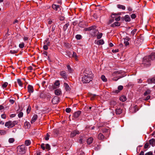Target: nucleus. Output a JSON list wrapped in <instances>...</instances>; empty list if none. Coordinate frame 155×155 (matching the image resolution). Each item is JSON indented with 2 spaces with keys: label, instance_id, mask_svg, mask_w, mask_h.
Listing matches in <instances>:
<instances>
[{
  "label": "nucleus",
  "instance_id": "obj_46",
  "mask_svg": "<svg viewBox=\"0 0 155 155\" xmlns=\"http://www.w3.org/2000/svg\"><path fill=\"white\" fill-rule=\"evenodd\" d=\"M54 84L55 85L57 86H58L60 85V83L58 81H56L54 83Z\"/></svg>",
  "mask_w": 155,
  "mask_h": 155
},
{
  "label": "nucleus",
  "instance_id": "obj_58",
  "mask_svg": "<svg viewBox=\"0 0 155 155\" xmlns=\"http://www.w3.org/2000/svg\"><path fill=\"white\" fill-rule=\"evenodd\" d=\"M153 152L151 151L145 154V155H152Z\"/></svg>",
  "mask_w": 155,
  "mask_h": 155
},
{
  "label": "nucleus",
  "instance_id": "obj_35",
  "mask_svg": "<svg viewBox=\"0 0 155 155\" xmlns=\"http://www.w3.org/2000/svg\"><path fill=\"white\" fill-rule=\"evenodd\" d=\"M69 25L67 23V24H65L63 28V29L64 31H65L67 30Z\"/></svg>",
  "mask_w": 155,
  "mask_h": 155
},
{
  "label": "nucleus",
  "instance_id": "obj_24",
  "mask_svg": "<svg viewBox=\"0 0 155 155\" xmlns=\"http://www.w3.org/2000/svg\"><path fill=\"white\" fill-rule=\"evenodd\" d=\"M117 7L119 9H121L124 10L125 9V7L124 6L118 4L117 5Z\"/></svg>",
  "mask_w": 155,
  "mask_h": 155
},
{
  "label": "nucleus",
  "instance_id": "obj_9",
  "mask_svg": "<svg viewBox=\"0 0 155 155\" xmlns=\"http://www.w3.org/2000/svg\"><path fill=\"white\" fill-rule=\"evenodd\" d=\"M81 114V111L80 110L78 111L75 112L73 114V117L74 118H78Z\"/></svg>",
  "mask_w": 155,
  "mask_h": 155
},
{
  "label": "nucleus",
  "instance_id": "obj_55",
  "mask_svg": "<svg viewBox=\"0 0 155 155\" xmlns=\"http://www.w3.org/2000/svg\"><path fill=\"white\" fill-rule=\"evenodd\" d=\"M130 16L132 18L134 19L136 18V16L135 14H133L131 15Z\"/></svg>",
  "mask_w": 155,
  "mask_h": 155
},
{
  "label": "nucleus",
  "instance_id": "obj_63",
  "mask_svg": "<svg viewBox=\"0 0 155 155\" xmlns=\"http://www.w3.org/2000/svg\"><path fill=\"white\" fill-rule=\"evenodd\" d=\"M120 20V16H118L116 18H115V20L117 21H118Z\"/></svg>",
  "mask_w": 155,
  "mask_h": 155
},
{
  "label": "nucleus",
  "instance_id": "obj_14",
  "mask_svg": "<svg viewBox=\"0 0 155 155\" xmlns=\"http://www.w3.org/2000/svg\"><path fill=\"white\" fill-rule=\"evenodd\" d=\"M98 138L100 140H103L105 138L104 136L101 133H100L98 135Z\"/></svg>",
  "mask_w": 155,
  "mask_h": 155
},
{
  "label": "nucleus",
  "instance_id": "obj_26",
  "mask_svg": "<svg viewBox=\"0 0 155 155\" xmlns=\"http://www.w3.org/2000/svg\"><path fill=\"white\" fill-rule=\"evenodd\" d=\"M104 41L102 39H101L97 41V44L98 45H103L104 44Z\"/></svg>",
  "mask_w": 155,
  "mask_h": 155
},
{
  "label": "nucleus",
  "instance_id": "obj_13",
  "mask_svg": "<svg viewBox=\"0 0 155 155\" xmlns=\"http://www.w3.org/2000/svg\"><path fill=\"white\" fill-rule=\"evenodd\" d=\"M147 82L149 83H155V78H153L151 79H148L147 80Z\"/></svg>",
  "mask_w": 155,
  "mask_h": 155
},
{
  "label": "nucleus",
  "instance_id": "obj_20",
  "mask_svg": "<svg viewBox=\"0 0 155 155\" xmlns=\"http://www.w3.org/2000/svg\"><path fill=\"white\" fill-rule=\"evenodd\" d=\"M93 140V138L92 137H90L87 140V142L88 144H90Z\"/></svg>",
  "mask_w": 155,
  "mask_h": 155
},
{
  "label": "nucleus",
  "instance_id": "obj_57",
  "mask_svg": "<svg viewBox=\"0 0 155 155\" xmlns=\"http://www.w3.org/2000/svg\"><path fill=\"white\" fill-rule=\"evenodd\" d=\"M67 54L68 56L69 57H72V54L71 52H70V51H68L67 52Z\"/></svg>",
  "mask_w": 155,
  "mask_h": 155
},
{
  "label": "nucleus",
  "instance_id": "obj_1",
  "mask_svg": "<svg viewBox=\"0 0 155 155\" xmlns=\"http://www.w3.org/2000/svg\"><path fill=\"white\" fill-rule=\"evenodd\" d=\"M91 71L89 70H86L84 72V75L82 78L81 81L83 83H87L92 80Z\"/></svg>",
  "mask_w": 155,
  "mask_h": 155
},
{
  "label": "nucleus",
  "instance_id": "obj_32",
  "mask_svg": "<svg viewBox=\"0 0 155 155\" xmlns=\"http://www.w3.org/2000/svg\"><path fill=\"white\" fill-rule=\"evenodd\" d=\"M151 92V91L150 90L148 89L145 91L144 94V96H146L147 95L150 94Z\"/></svg>",
  "mask_w": 155,
  "mask_h": 155
},
{
  "label": "nucleus",
  "instance_id": "obj_47",
  "mask_svg": "<svg viewBox=\"0 0 155 155\" xmlns=\"http://www.w3.org/2000/svg\"><path fill=\"white\" fill-rule=\"evenodd\" d=\"M149 145L148 143H146L144 145V148L145 149H147Z\"/></svg>",
  "mask_w": 155,
  "mask_h": 155
},
{
  "label": "nucleus",
  "instance_id": "obj_36",
  "mask_svg": "<svg viewBox=\"0 0 155 155\" xmlns=\"http://www.w3.org/2000/svg\"><path fill=\"white\" fill-rule=\"evenodd\" d=\"M17 82H18V84L20 86L22 87V83L20 79H17Z\"/></svg>",
  "mask_w": 155,
  "mask_h": 155
},
{
  "label": "nucleus",
  "instance_id": "obj_15",
  "mask_svg": "<svg viewBox=\"0 0 155 155\" xmlns=\"http://www.w3.org/2000/svg\"><path fill=\"white\" fill-rule=\"evenodd\" d=\"M125 21L126 22H129L130 21V18L129 16L128 15H126L124 17Z\"/></svg>",
  "mask_w": 155,
  "mask_h": 155
},
{
  "label": "nucleus",
  "instance_id": "obj_28",
  "mask_svg": "<svg viewBox=\"0 0 155 155\" xmlns=\"http://www.w3.org/2000/svg\"><path fill=\"white\" fill-rule=\"evenodd\" d=\"M64 85L66 91H69L70 90V88L67 83H64Z\"/></svg>",
  "mask_w": 155,
  "mask_h": 155
},
{
  "label": "nucleus",
  "instance_id": "obj_18",
  "mask_svg": "<svg viewBox=\"0 0 155 155\" xmlns=\"http://www.w3.org/2000/svg\"><path fill=\"white\" fill-rule=\"evenodd\" d=\"M55 94L57 95H60L61 94V91L59 89H57L54 91Z\"/></svg>",
  "mask_w": 155,
  "mask_h": 155
},
{
  "label": "nucleus",
  "instance_id": "obj_59",
  "mask_svg": "<svg viewBox=\"0 0 155 155\" xmlns=\"http://www.w3.org/2000/svg\"><path fill=\"white\" fill-rule=\"evenodd\" d=\"M45 144L44 143H42L41 146V147L42 149L43 150H45V147H44Z\"/></svg>",
  "mask_w": 155,
  "mask_h": 155
},
{
  "label": "nucleus",
  "instance_id": "obj_23",
  "mask_svg": "<svg viewBox=\"0 0 155 155\" xmlns=\"http://www.w3.org/2000/svg\"><path fill=\"white\" fill-rule=\"evenodd\" d=\"M96 28V26H92L88 28H85L84 30L85 31H90L92 30V29H94Z\"/></svg>",
  "mask_w": 155,
  "mask_h": 155
},
{
  "label": "nucleus",
  "instance_id": "obj_49",
  "mask_svg": "<svg viewBox=\"0 0 155 155\" xmlns=\"http://www.w3.org/2000/svg\"><path fill=\"white\" fill-rule=\"evenodd\" d=\"M120 14H119V13H118V14H112L111 15V17L112 18H114L116 16H115L116 15H120Z\"/></svg>",
  "mask_w": 155,
  "mask_h": 155
},
{
  "label": "nucleus",
  "instance_id": "obj_39",
  "mask_svg": "<svg viewBox=\"0 0 155 155\" xmlns=\"http://www.w3.org/2000/svg\"><path fill=\"white\" fill-rule=\"evenodd\" d=\"M15 140L13 138H10L8 140L9 142L10 143H13L14 141Z\"/></svg>",
  "mask_w": 155,
  "mask_h": 155
},
{
  "label": "nucleus",
  "instance_id": "obj_43",
  "mask_svg": "<svg viewBox=\"0 0 155 155\" xmlns=\"http://www.w3.org/2000/svg\"><path fill=\"white\" fill-rule=\"evenodd\" d=\"M102 35V34L100 33L97 36V38L98 39H99L101 38Z\"/></svg>",
  "mask_w": 155,
  "mask_h": 155
},
{
  "label": "nucleus",
  "instance_id": "obj_53",
  "mask_svg": "<svg viewBox=\"0 0 155 155\" xmlns=\"http://www.w3.org/2000/svg\"><path fill=\"white\" fill-rule=\"evenodd\" d=\"M71 110L70 108H67L66 109L65 111L67 113H69L70 112Z\"/></svg>",
  "mask_w": 155,
  "mask_h": 155
},
{
  "label": "nucleus",
  "instance_id": "obj_40",
  "mask_svg": "<svg viewBox=\"0 0 155 155\" xmlns=\"http://www.w3.org/2000/svg\"><path fill=\"white\" fill-rule=\"evenodd\" d=\"M23 113L22 112H20L18 114V117L19 118H21V117H22V116H23Z\"/></svg>",
  "mask_w": 155,
  "mask_h": 155
},
{
  "label": "nucleus",
  "instance_id": "obj_2",
  "mask_svg": "<svg viewBox=\"0 0 155 155\" xmlns=\"http://www.w3.org/2000/svg\"><path fill=\"white\" fill-rule=\"evenodd\" d=\"M151 61L149 56H145L143 58L142 64L146 67H148L150 65Z\"/></svg>",
  "mask_w": 155,
  "mask_h": 155
},
{
  "label": "nucleus",
  "instance_id": "obj_17",
  "mask_svg": "<svg viewBox=\"0 0 155 155\" xmlns=\"http://www.w3.org/2000/svg\"><path fill=\"white\" fill-rule=\"evenodd\" d=\"M149 56L150 57V60L155 59V53H152L149 56Z\"/></svg>",
  "mask_w": 155,
  "mask_h": 155
},
{
  "label": "nucleus",
  "instance_id": "obj_27",
  "mask_svg": "<svg viewBox=\"0 0 155 155\" xmlns=\"http://www.w3.org/2000/svg\"><path fill=\"white\" fill-rule=\"evenodd\" d=\"M120 101L124 102L127 100L126 97L124 96H122L120 98Z\"/></svg>",
  "mask_w": 155,
  "mask_h": 155
},
{
  "label": "nucleus",
  "instance_id": "obj_42",
  "mask_svg": "<svg viewBox=\"0 0 155 155\" xmlns=\"http://www.w3.org/2000/svg\"><path fill=\"white\" fill-rule=\"evenodd\" d=\"M46 148L48 150H49L50 149V146L48 144H47L46 145Z\"/></svg>",
  "mask_w": 155,
  "mask_h": 155
},
{
  "label": "nucleus",
  "instance_id": "obj_54",
  "mask_svg": "<svg viewBox=\"0 0 155 155\" xmlns=\"http://www.w3.org/2000/svg\"><path fill=\"white\" fill-rule=\"evenodd\" d=\"M49 137H50L49 134L48 133H47V134L46 137H45V140H49Z\"/></svg>",
  "mask_w": 155,
  "mask_h": 155
},
{
  "label": "nucleus",
  "instance_id": "obj_25",
  "mask_svg": "<svg viewBox=\"0 0 155 155\" xmlns=\"http://www.w3.org/2000/svg\"><path fill=\"white\" fill-rule=\"evenodd\" d=\"M44 43L45 45H46L47 46H49L50 45V42L49 41V39L48 38L46 39L44 42Z\"/></svg>",
  "mask_w": 155,
  "mask_h": 155
},
{
  "label": "nucleus",
  "instance_id": "obj_48",
  "mask_svg": "<svg viewBox=\"0 0 155 155\" xmlns=\"http://www.w3.org/2000/svg\"><path fill=\"white\" fill-rule=\"evenodd\" d=\"M24 46V44L23 43H22L19 45V47L21 48H23Z\"/></svg>",
  "mask_w": 155,
  "mask_h": 155
},
{
  "label": "nucleus",
  "instance_id": "obj_37",
  "mask_svg": "<svg viewBox=\"0 0 155 155\" xmlns=\"http://www.w3.org/2000/svg\"><path fill=\"white\" fill-rule=\"evenodd\" d=\"M8 85V83L7 82L4 83L2 85V87L3 88H5L7 87Z\"/></svg>",
  "mask_w": 155,
  "mask_h": 155
},
{
  "label": "nucleus",
  "instance_id": "obj_29",
  "mask_svg": "<svg viewBox=\"0 0 155 155\" xmlns=\"http://www.w3.org/2000/svg\"><path fill=\"white\" fill-rule=\"evenodd\" d=\"M72 57L74 58L76 60H77L78 56L75 52L74 51L73 52V54L72 55Z\"/></svg>",
  "mask_w": 155,
  "mask_h": 155
},
{
  "label": "nucleus",
  "instance_id": "obj_51",
  "mask_svg": "<svg viewBox=\"0 0 155 155\" xmlns=\"http://www.w3.org/2000/svg\"><path fill=\"white\" fill-rule=\"evenodd\" d=\"M123 87L122 85H120L118 87V89L119 91H121V90H122L123 89Z\"/></svg>",
  "mask_w": 155,
  "mask_h": 155
},
{
  "label": "nucleus",
  "instance_id": "obj_38",
  "mask_svg": "<svg viewBox=\"0 0 155 155\" xmlns=\"http://www.w3.org/2000/svg\"><path fill=\"white\" fill-rule=\"evenodd\" d=\"M133 109L134 110V113L136 112L137 111H138L139 110V109L137 106H135L134 108Z\"/></svg>",
  "mask_w": 155,
  "mask_h": 155
},
{
  "label": "nucleus",
  "instance_id": "obj_30",
  "mask_svg": "<svg viewBox=\"0 0 155 155\" xmlns=\"http://www.w3.org/2000/svg\"><path fill=\"white\" fill-rule=\"evenodd\" d=\"M67 69L68 70V71L70 73H71L72 72L73 70L71 68L70 66L69 65H67Z\"/></svg>",
  "mask_w": 155,
  "mask_h": 155
},
{
  "label": "nucleus",
  "instance_id": "obj_56",
  "mask_svg": "<svg viewBox=\"0 0 155 155\" xmlns=\"http://www.w3.org/2000/svg\"><path fill=\"white\" fill-rule=\"evenodd\" d=\"M17 52V51L11 50L10 51V53L12 54H15Z\"/></svg>",
  "mask_w": 155,
  "mask_h": 155
},
{
  "label": "nucleus",
  "instance_id": "obj_19",
  "mask_svg": "<svg viewBox=\"0 0 155 155\" xmlns=\"http://www.w3.org/2000/svg\"><path fill=\"white\" fill-rule=\"evenodd\" d=\"M52 8L55 11H57L59 8V5L53 4L52 5Z\"/></svg>",
  "mask_w": 155,
  "mask_h": 155
},
{
  "label": "nucleus",
  "instance_id": "obj_10",
  "mask_svg": "<svg viewBox=\"0 0 155 155\" xmlns=\"http://www.w3.org/2000/svg\"><path fill=\"white\" fill-rule=\"evenodd\" d=\"M79 132L78 130H74L72 131L71 134L70 136L71 137H74L77 134H79Z\"/></svg>",
  "mask_w": 155,
  "mask_h": 155
},
{
  "label": "nucleus",
  "instance_id": "obj_12",
  "mask_svg": "<svg viewBox=\"0 0 155 155\" xmlns=\"http://www.w3.org/2000/svg\"><path fill=\"white\" fill-rule=\"evenodd\" d=\"M120 25V23L118 22H115L114 23L111 24L110 25L111 27H115L116 26H119Z\"/></svg>",
  "mask_w": 155,
  "mask_h": 155
},
{
  "label": "nucleus",
  "instance_id": "obj_11",
  "mask_svg": "<svg viewBox=\"0 0 155 155\" xmlns=\"http://www.w3.org/2000/svg\"><path fill=\"white\" fill-rule=\"evenodd\" d=\"M38 118V116L36 114H35L33 116L32 119L31 120V124L33 123Z\"/></svg>",
  "mask_w": 155,
  "mask_h": 155
},
{
  "label": "nucleus",
  "instance_id": "obj_21",
  "mask_svg": "<svg viewBox=\"0 0 155 155\" xmlns=\"http://www.w3.org/2000/svg\"><path fill=\"white\" fill-rule=\"evenodd\" d=\"M24 125L26 128L28 129L29 128L30 126L29 123L27 121L25 122L24 123Z\"/></svg>",
  "mask_w": 155,
  "mask_h": 155
},
{
  "label": "nucleus",
  "instance_id": "obj_33",
  "mask_svg": "<svg viewBox=\"0 0 155 155\" xmlns=\"http://www.w3.org/2000/svg\"><path fill=\"white\" fill-rule=\"evenodd\" d=\"M6 131L4 130H0V135H4L6 134Z\"/></svg>",
  "mask_w": 155,
  "mask_h": 155
},
{
  "label": "nucleus",
  "instance_id": "obj_3",
  "mask_svg": "<svg viewBox=\"0 0 155 155\" xmlns=\"http://www.w3.org/2000/svg\"><path fill=\"white\" fill-rule=\"evenodd\" d=\"M17 122L16 121H9L6 122L5 124V126L7 127L8 128H12L14 127L15 124H17Z\"/></svg>",
  "mask_w": 155,
  "mask_h": 155
},
{
  "label": "nucleus",
  "instance_id": "obj_8",
  "mask_svg": "<svg viewBox=\"0 0 155 155\" xmlns=\"http://www.w3.org/2000/svg\"><path fill=\"white\" fill-rule=\"evenodd\" d=\"M28 91L30 93V94L28 95V97H30L31 95V93L33 92L34 90L33 87L30 85H29L28 87Z\"/></svg>",
  "mask_w": 155,
  "mask_h": 155
},
{
  "label": "nucleus",
  "instance_id": "obj_64",
  "mask_svg": "<svg viewBox=\"0 0 155 155\" xmlns=\"http://www.w3.org/2000/svg\"><path fill=\"white\" fill-rule=\"evenodd\" d=\"M1 117L3 119H5L6 118V116L5 114H2L1 115Z\"/></svg>",
  "mask_w": 155,
  "mask_h": 155
},
{
  "label": "nucleus",
  "instance_id": "obj_50",
  "mask_svg": "<svg viewBox=\"0 0 155 155\" xmlns=\"http://www.w3.org/2000/svg\"><path fill=\"white\" fill-rule=\"evenodd\" d=\"M137 31V29H134L131 32V33L134 35L136 32Z\"/></svg>",
  "mask_w": 155,
  "mask_h": 155
},
{
  "label": "nucleus",
  "instance_id": "obj_4",
  "mask_svg": "<svg viewBox=\"0 0 155 155\" xmlns=\"http://www.w3.org/2000/svg\"><path fill=\"white\" fill-rule=\"evenodd\" d=\"M18 151L19 152L20 154H24L26 152V147L24 145H21L18 146Z\"/></svg>",
  "mask_w": 155,
  "mask_h": 155
},
{
  "label": "nucleus",
  "instance_id": "obj_16",
  "mask_svg": "<svg viewBox=\"0 0 155 155\" xmlns=\"http://www.w3.org/2000/svg\"><path fill=\"white\" fill-rule=\"evenodd\" d=\"M149 143L150 144L153 146L155 144V139L154 138H152L149 140Z\"/></svg>",
  "mask_w": 155,
  "mask_h": 155
},
{
  "label": "nucleus",
  "instance_id": "obj_44",
  "mask_svg": "<svg viewBox=\"0 0 155 155\" xmlns=\"http://www.w3.org/2000/svg\"><path fill=\"white\" fill-rule=\"evenodd\" d=\"M31 109V107L30 106H28L27 109V113L28 114L30 112Z\"/></svg>",
  "mask_w": 155,
  "mask_h": 155
},
{
  "label": "nucleus",
  "instance_id": "obj_45",
  "mask_svg": "<svg viewBox=\"0 0 155 155\" xmlns=\"http://www.w3.org/2000/svg\"><path fill=\"white\" fill-rule=\"evenodd\" d=\"M102 131L103 133H106L107 132L109 131V129H107L106 128H104L102 130Z\"/></svg>",
  "mask_w": 155,
  "mask_h": 155
},
{
  "label": "nucleus",
  "instance_id": "obj_7",
  "mask_svg": "<svg viewBox=\"0 0 155 155\" xmlns=\"http://www.w3.org/2000/svg\"><path fill=\"white\" fill-rule=\"evenodd\" d=\"M59 98L57 96L54 97L51 100V102L53 104H57L59 101Z\"/></svg>",
  "mask_w": 155,
  "mask_h": 155
},
{
  "label": "nucleus",
  "instance_id": "obj_6",
  "mask_svg": "<svg viewBox=\"0 0 155 155\" xmlns=\"http://www.w3.org/2000/svg\"><path fill=\"white\" fill-rule=\"evenodd\" d=\"M60 75L65 80L67 79L68 77V74L65 71H61L60 73Z\"/></svg>",
  "mask_w": 155,
  "mask_h": 155
},
{
  "label": "nucleus",
  "instance_id": "obj_22",
  "mask_svg": "<svg viewBox=\"0 0 155 155\" xmlns=\"http://www.w3.org/2000/svg\"><path fill=\"white\" fill-rule=\"evenodd\" d=\"M122 112V109L120 108H117L116 110V114H119Z\"/></svg>",
  "mask_w": 155,
  "mask_h": 155
},
{
  "label": "nucleus",
  "instance_id": "obj_34",
  "mask_svg": "<svg viewBox=\"0 0 155 155\" xmlns=\"http://www.w3.org/2000/svg\"><path fill=\"white\" fill-rule=\"evenodd\" d=\"M31 144V141L29 140H26L25 141V144L26 146H29Z\"/></svg>",
  "mask_w": 155,
  "mask_h": 155
},
{
  "label": "nucleus",
  "instance_id": "obj_5",
  "mask_svg": "<svg viewBox=\"0 0 155 155\" xmlns=\"http://www.w3.org/2000/svg\"><path fill=\"white\" fill-rule=\"evenodd\" d=\"M143 41L142 37H140L136 38L134 41V43L136 46L140 45Z\"/></svg>",
  "mask_w": 155,
  "mask_h": 155
},
{
  "label": "nucleus",
  "instance_id": "obj_52",
  "mask_svg": "<svg viewBox=\"0 0 155 155\" xmlns=\"http://www.w3.org/2000/svg\"><path fill=\"white\" fill-rule=\"evenodd\" d=\"M84 141L83 140L82 138H80L79 140V142L80 143L82 144L84 142Z\"/></svg>",
  "mask_w": 155,
  "mask_h": 155
},
{
  "label": "nucleus",
  "instance_id": "obj_61",
  "mask_svg": "<svg viewBox=\"0 0 155 155\" xmlns=\"http://www.w3.org/2000/svg\"><path fill=\"white\" fill-rule=\"evenodd\" d=\"M124 43L125 44V46H126L128 45L129 44L128 41H124Z\"/></svg>",
  "mask_w": 155,
  "mask_h": 155
},
{
  "label": "nucleus",
  "instance_id": "obj_60",
  "mask_svg": "<svg viewBox=\"0 0 155 155\" xmlns=\"http://www.w3.org/2000/svg\"><path fill=\"white\" fill-rule=\"evenodd\" d=\"M43 48L45 50H46L48 49V46L44 45L43 46Z\"/></svg>",
  "mask_w": 155,
  "mask_h": 155
},
{
  "label": "nucleus",
  "instance_id": "obj_41",
  "mask_svg": "<svg viewBox=\"0 0 155 155\" xmlns=\"http://www.w3.org/2000/svg\"><path fill=\"white\" fill-rule=\"evenodd\" d=\"M81 37V35H77L75 36L76 38L78 40L80 39Z\"/></svg>",
  "mask_w": 155,
  "mask_h": 155
},
{
  "label": "nucleus",
  "instance_id": "obj_31",
  "mask_svg": "<svg viewBox=\"0 0 155 155\" xmlns=\"http://www.w3.org/2000/svg\"><path fill=\"white\" fill-rule=\"evenodd\" d=\"M101 78L102 80L104 82H106L107 81V79L106 78L104 75H102L101 76Z\"/></svg>",
  "mask_w": 155,
  "mask_h": 155
},
{
  "label": "nucleus",
  "instance_id": "obj_62",
  "mask_svg": "<svg viewBox=\"0 0 155 155\" xmlns=\"http://www.w3.org/2000/svg\"><path fill=\"white\" fill-rule=\"evenodd\" d=\"M130 39V38L128 37H126L125 38H124V41H128Z\"/></svg>",
  "mask_w": 155,
  "mask_h": 155
}]
</instances>
